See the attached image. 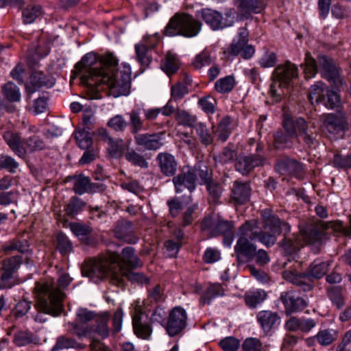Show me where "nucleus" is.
Wrapping results in <instances>:
<instances>
[{
  "label": "nucleus",
  "instance_id": "1",
  "mask_svg": "<svg viewBox=\"0 0 351 351\" xmlns=\"http://www.w3.org/2000/svg\"><path fill=\"white\" fill-rule=\"evenodd\" d=\"M118 259L117 253L109 252L97 260H89L83 265L82 273L96 283L106 278L117 287H123L126 279L133 282L148 283V278L143 274L119 266Z\"/></svg>",
  "mask_w": 351,
  "mask_h": 351
},
{
  "label": "nucleus",
  "instance_id": "2",
  "mask_svg": "<svg viewBox=\"0 0 351 351\" xmlns=\"http://www.w3.org/2000/svg\"><path fill=\"white\" fill-rule=\"evenodd\" d=\"M110 313L97 314L86 308H80L76 313V322L69 324L70 330L79 338L87 337L94 339L97 335L102 339L109 335L108 322Z\"/></svg>",
  "mask_w": 351,
  "mask_h": 351
},
{
  "label": "nucleus",
  "instance_id": "3",
  "mask_svg": "<svg viewBox=\"0 0 351 351\" xmlns=\"http://www.w3.org/2000/svg\"><path fill=\"white\" fill-rule=\"evenodd\" d=\"M34 294L37 313L34 316V319L36 322L44 323L47 320V315L58 316L63 311L61 304L62 295L60 292L53 297V289L50 285L38 283L34 287Z\"/></svg>",
  "mask_w": 351,
  "mask_h": 351
},
{
  "label": "nucleus",
  "instance_id": "4",
  "mask_svg": "<svg viewBox=\"0 0 351 351\" xmlns=\"http://www.w3.org/2000/svg\"><path fill=\"white\" fill-rule=\"evenodd\" d=\"M117 65L118 60L112 53H107L101 60H98L95 53H88L75 64V69L77 73H82V83L93 88L95 84L89 83V78L103 75L108 68L113 70Z\"/></svg>",
  "mask_w": 351,
  "mask_h": 351
},
{
  "label": "nucleus",
  "instance_id": "5",
  "mask_svg": "<svg viewBox=\"0 0 351 351\" xmlns=\"http://www.w3.org/2000/svg\"><path fill=\"white\" fill-rule=\"evenodd\" d=\"M301 66L304 69L306 78L314 77L319 71L322 76L337 90H339L343 84L338 68L333 60L326 56H319L316 61L309 53H306L305 62Z\"/></svg>",
  "mask_w": 351,
  "mask_h": 351
},
{
  "label": "nucleus",
  "instance_id": "6",
  "mask_svg": "<svg viewBox=\"0 0 351 351\" xmlns=\"http://www.w3.org/2000/svg\"><path fill=\"white\" fill-rule=\"evenodd\" d=\"M117 67V66L113 70L108 68L103 75L92 77L89 83L95 84V87L106 86L110 94L114 97L128 95L131 88L130 73L128 71L119 72Z\"/></svg>",
  "mask_w": 351,
  "mask_h": 351
},
{
  "label": "nucleus",
  "instance_id": "7",
  "mask_svg": "<svg viewBox=\"0 0 351 351\" xmlns=\"http://www.w3.org/2000/svg\"><path fill=\"white\" fill-rule=\"evenodd\" d=\"M256 221H246L239 228V237L234 246V253L239 263L243 264L251 261L255 258L256 246L253 241H259L260 234L254 228Z\"/></svg>",
  "mask_w": 351,
  "mask_h": 351
},
{
  "label": "nucleus",
  "instance_id": "8",
  "mask_svg": "<svg viewBox=\"0 0 351 351\" xmlns=\"http://www.w3.org/2000/svg\"><path fill=\"white\" fill-rule=\"evenodd\" d=\"M331 261H322L315 260L308 267L306 273H298L292 270L283 271L282 276L285 280L295 285L304 291H309L313 287L311 278L319 279L328 271Z\"/></svg>",
  "mask_w": 351,
  "mask_h": 351
},
{
  "label": "nucleus",
  "instance_id": "9",
  "mask_svg": "<svg viewBox=\"0 0 351 351\" xmlns=\"http://www.w3.org/2000/svg\"><path fill=\"white\" fill-rule=\"evenodd\" d=\"M202 26V23L193 16L185 12H178L170 19L164 34L168 36H182L192 38L199 33Z\"/></svg>",
  "mask_w": 351,
  "mask_h": 351
},
{
  "label": "nucleus",
  "instance_id": "10",
  "mask_svg": "<svg viewBox=\"0 0 351 351\" xmlns=\"http://www.w3.org/2000/svg\"><path fill=\"white\" fill-rule=\"evenodd\" d=\"M261 217L263 230L258 232V234H260L259 241L267 247L272 246L276 243L277 236L290 232V226L287 222L281 221L270 210H262Z\"/></svg>",
  "mask_w": 351,
  "mask_h": 351
},
{
  "label": "nucleus",
  "instance_id": "11",
  "mask_svg": "<svg viewBox=\"0 0 351 351\" xmlns=\"http://www.w3.org/2000/svg\"><path fill=\"white\" fill-rule=\"evenodd\" d=\"M298 76V70L297 66L290 62L278 65L274 69L272 74L273 82L270 86L269 90L274 102L278 103L281 101L282 95H285V89Z\"/></svg>",
  "mask_w": 351,
  "mask_h": 351
},
{
  "label": "nucleus",
  "instance_id": "12",
  "mask_svg": "<svg viewBox=\"0 0 351 351\" xmlns=\"http://www.w3.org/2000/svg\"><path fill=\"white\" fill-rule=\"evenodd\" d=\"M287 129L291 135H295L298 142L302 141L308 147H315L318 144L315 123L309 126L302 117H292V122L287 123Z\"/></svg>",
  "mask_w": 351,
  "mask_h": 351
},
{
  "label": "nucleus",
  "instance_id": "13",
  "mask_svg": "<svg viewBox=\"0 0 351 351\" xmlns=\"http://www.w3.org/2000/svg\"><path fill=\"white\" fill-rule=\"evenodd\" d=\"M330 227L333 228L335 231L342 232L345 236H351V216L348 226H344L342 223H337L336 224L330 223ZM329 228L328 225L322 221L314 223H311L300 229L301 237L308 243H319L324 234V230Z\"/></svg>",
  "mask_w": 351,
  "mask_h": 351
},
{
  "label": "nucleus",
  "instance_id": "14",
  "mask_svg": "<svg viewBox=\"0 0 351 351\" xmlns=\"http://www.w3.org/2000/svg\"><path fill=\"white\" fill-rule=\"evenodd\" d=\"M250 146L254 145L255 153H251L247 156H240L236 159L235 169L243 176L248 175L255 168L263 167L265 164L266 158L263 156V146L260 143H256L254 138L248 141Z\"/></svg>",
  "mask_w": 351,
  "mask_h": 351
},
{
  "label": "nucleus",
  "instance_id": "15",
  "mask_svg": "<svg viewBox=\"0 0 351 351\" xmlns=\"http://www.w3.org/2000/svg\"><path fill=\"white\" fill-rule=\"evenodd\" d=\"M200 14L203 21L213 30L230 27L234 22V13L232 10L226 12L225 18L219 12L209 8L202 9Z\"/></svg>",
  "mask_w": 351,
  "mask_h": 351
},
{
  "label": "nucleus",
  "instance_id": "16",
  "mask_svg": "<svg viewBox=\"0 0 351 351\" xmlns=\"http://www.w3.org/2000/svg\"><path fill=\"white\" fill-rule=\"evenodd\" d=\"M22 263L21 256H14L3 261L0 268V289H10L15 285L14 276Z\"/></svg>",
  "mask_w": 351,
  "mask_h": 351
},
{
  "label": "nucleus",
  "instance_id": "17",
  "mask_svg": "<svg viewBox=\"0 0 351 351\" xmlns=\"http://www.w3.org/2000/svg\"><path fill=\"white\" fill-rule=\"evenodd\" d=\"M322 127L332 134L344 133L349 130L348 116L343 111L328 113L323 117Z\"/></svg>",
  "mask_w": 351,
  "mask_h": 351
},
{
  "label": "nucleus",
  "instance_id": "18",
  "mask_svg": "<svg viewBox=\"0 0 351 351\" xmlns=\"http://www.w3.org/2000/svg\"><path fill=\"white\" fill-rule=\"evenodd\" d=\"M187 324V314L186 311L180 307H174L169 313L165 329L170 337H174L182 333Z\"/></svg>",
  "mask_w": 351,
  "mask_h": 351
},
{
  "label": "nucleus",
  "instance_id": "19",
  "mask_svg": "<svg viewBox=\"0 0 351 351\" xmlns=\"http://www.w3.org/2000/svg\"><path fill=\"white\" fill-rule=\"evenodd\" d=\"M280 300L285 306L287 315L302 311L308 306L307 301L304 298L300 297L297 293L293 290L282 292Z\"/></svg>",
  "mask_w": 351,
  "mask_h": 351
},
{
  "label": "nucleus",
  "instance_id": "20",
  "mask_svg": "<svg viewBox=\"0 0 351 351\" xmlns=\"http://www.w3.org/2000/svg\"><path fill=\"white\" fill-rule=\"evenodd\" d=\"M55 83L56 80L53 77L47 75L42 71H34L25 84V89L29 94H32L43 87L51 88Z\"/></svg>",
  "mask_w": 351,
  "mask_h": 351
},
{
  "label": "nucleus",
  "instance_id": "21",
  "mask_svg": "<svg viewBox=\"0 0 351 351\" xmlns=\"http://www.w3.org/2000/svg\"><path fill=\"white\" fill-rule=\"evenodd\" d=\"M163 132L143 133L134 136V142L147 150H157L163 145Z\"/></svg>",
  "mask_w": 351,
  "mask_h": 351
},
{
  "label": "nucleus",
  "instance_id": "22",
  "mask_svg": "<svg viewBox=\"0 0 351 351\" xmlns=\"http://www.w3.org/2000/svg\"><path fill=\"white\" fill-rule=\"evenodd\" d=\"M251 186L249 182H234L230 191V202L235 205L244 204L250 200Z\"/></svg>",
  "mask_w": 351,
  "mask_h": 351
},
{
  "label": "nucleus",
  "instance_id": "23",
  "mask_svg": "<svg viewBox=\"0 0 351 351\" xmlns=\"http://www.w3.org/2000/svg\"><path fill=\"white\" fill-rule=\"evenodd\" d=\"M317 325V322L312 318L292 316L285 324V328L291 332L300 331L308 333Z\"/></svg>",
  "mask_w": 351,
  "mask_h": 351
},
{
  "label": "nucleus",
  "instance_id": "24",
  "mask_svg": "<svg viewBox=\"0 0 351 351\" xmlns=\"http://www.w3.org/2000/svg\"><path fill=\"white\" fill-rule=\"evenodd\" d=\"M176 193H182L184 189H188L190 193L196 188L195 174L191 169L183 171L173 178Z\"/></svg>",
  "mask_w": 351,
  "mask_h": 351
},
{
  "label": "nucleus",
  "instance_id": "25",
  "mask_svg": "<svg viewBox=\"0 0 351 351\" xmlns=\"http://www.w3.org/2000/svg\"><path fill=\"white\" fill-rule=\"evenodd\" d=\"M256 317L266 335L273 332L280 324V317L276 312L261 311Z\"/></svg>",
  "mask_w": 351,
  "mask_h": 351
},
{
  "label": "nucleus",
  "instance_id": "26",
  "mask_svg": "<svg viewBox=\"0 0 351 351\" xmlns=\"http://www.w3.org/2000/svg\"><path fill=\"white\" fill-rule=\"evenodd\" d=\"M114 234L116 238L128 243H136L138 241L132 223L127 220L117 222Z\"/></svg>",
  "mask_w": 351,
  "mask_h": 351
},
{
  "label": "nucleus",
  "instance_id": "27",
  "mask_svg": "<svg viewBox=\"0 0 351 351\" xmlns=\"http://www.w3.org/2000/svg\"><path fill=\"white\" fill-rule=\"evenodd\" d=\"M146 319L147 317L144 319L142 313L136 308L132 317L134 331L138 337L144 339H149L152 332V326Z\"/></svg>",
  "mask_w": 351,
  "mask_h": 351
},
{
  "label": "nucleus",
  "instance_id": "28",
  "mask_svg": "<svg viewBox=\"0 0 351 351\" xmlns=\"http://www.w3.org/2000/svg\"><path fill=\"white\" fill-rule=\"evenodd\" d=\"M288 122H292V117H285L282 125L285 132L278 130L274 133V146L276 149L290 148L293 146L292 138H295V135H291L288 132L287 129Z\"/></svg>",
  "mask_w": 351,
  "mask_h": 351
},
{
  "label": "nucleus",
  "instance_id": "29",
  "mask_svg": "<svg viewBox=\"0 0 351 351\" xmlns=\"http://www.w3.org/2000/svg\"><path fill=\"white\" fill-rule=\"evenodd\" d=\"M161 172L167 176H172L177 169V162L174 156L167 152H160L156 156Z\"/></svg>",
  "mask_w": 351,
  "mask_h": 351
},
{
  "label": "nucleus",
  "instance_id": "30",
  "mask_svg": "<svg viewBox=\"0 0 351 351\" xmlns=\"http://www.w3.org/2000/svg\"><path fill=\"white\" fill-rule=\"evenodd\" d=\"M3 139L12 150V152L21 158L25 157V151L23 149V140L15 132L7 131L3 135Z\"/></svg>",
  "mask_w": 351,
  "mask_h": 351
},
{
  "label": "nucleus",
  "instance_id": "31",
  "mask_svg": "<svg viewBox=\"0 0 351 351\" xmlns=\"http://www.w3.org/2000/svg\"><path fill=\"white\" fill-rule=\"evenodd\" d=\"M135 250L132 247H126L122 250L121 257L119 254L117 264L121 267H124L121 263L130 269H135L141 265L139 258L134 254Z\"/></svg>",
  "mask_w": 351,
  "mask_h": 351
},
{
  "label": "nucleus",
  "instance_id": "32",
  "mask_svg": "<svg viewBox=\"0 0 351 351\" xmlns=\"http://www.w3.org/2000/svg\"><path fill=\"white\" fill-rule=\"evenodd\" d=\"M248 32L244 27L239 29L238 38L234 40L230 47L227 49V52L231 56H238L247 44Z\"/></svg>",
  "mask_w": 351,
  "mask_h": 351
},
{
  "label": "nucleus",
  "instance_id": "33",
  "mask_svg": "<svg viewBox=\"0 0 351 351\" xmlns=\"http://www.w3.org/2000/svg\"><path fill=\"white\" fill-rule=\"evenodd\" d=\"M213 130L218 140L221 142L226 141L232 132L231 119L230 117L226 116L222 118L217 128H215L213 126Z\"/></svg>",
  "mask_w": 351,
  "mask_h": 351
},
{
  "label": "nucleus",
  "instance_id": "34",
  "mask_svg": "<svg viewBox=\"0 0 351 351\" xmlns=\"http://www.w3.org/2000/svg\"><path fill=\"white\" fill-rule=\"evenodd\" d=\"M23 149L25 151V155L27 153H34L37 151H41L46 148V144L42 138L38 135L33 134L23 139Z\"/></svg>",
  "mask_w": 351,
  "mask_h": 351
},
{
  "label": "nucleus",
  "instance_id": "35",
  "mask_svg": "<svg viewBox=\"0 0 351 351\" xmlns=\"http://www.w3.org/2000/svg\"><path fill=\"white\" fill-rule=\"evenodd\" d=\"M71 280L72 279L67 274H62L59 277L57 283H55L53 281H40L37 282L36 283V285L38 283H45L50 285V286L51 287V289H53V297H55L60 292L62 293V303L64 298L65 297V294L63 292V289L71 283Z\"/></svg>",
  "mask_w": 351,
  "mask_h": 351
},
{
  "label": "nucleus",
  "instance_id": "36",
  "mask_svg": "<svg viewBox=\"0 0 351 351\" xmlns=\"http://www.w3.org/2000/svg\"><path fill=\"white\" fill-rule=\"evenodd\" d=\"M223 295L224 289L221 284H210L201 296L200 302L204 305L210 304L213 298Z\"/></svg>",
  "mask_w": 351,
  "mask_h": 351
},
{
  "label": "nucleus",
  "instance_id": "37",
  "mask_svg": "<svg viewBox=\"0 0 351 351\" xmlns=\"http://www.w3.org/2000/svg\"><path fill=\"white\" fill-rule=\"evenodd\" d=\"M287 233L283 234L285 237L280 245L282 247L287 254H293L298 252L302 245L300 240L294 234L287 235Z\"/></svg>",
  "mask_w": 351,
  "mask_h": 351
},
{
  "label": "nucleus",
  "instance_id": "38",
  "mask_svg": "<svg viewBox=\"0 0 351 351\" xmlns=\"http://www.w3.org/2000/svg\"><path fill=\"white\" fill-rule=\"evenodd\" d=\"M237 7L246 13H259L264 8L263 0H236Z\"/></svg>",
  "mask_w": 351,
  "mask_h": 351
},
{
  "label": "nucleus",
  "instance_id": "39",
  "mask_svg": "<svg viewBox=\"0 0 351 351\" xmlns=\"http://www.w3.org/2000/svg\"><path fill=\"white\" fill-rule=\"evenodd\" d=\"M326 89L324 84L322 82H317L312 85L309 90L308 99L312 104H320L325 100Z\"/></svg>",
  "mask_w": 351,
  "mask_h": 351
},
{
  "label": "nucleus",
  "instance_id": "40",
  "mask_svg": "<svg viewBox=\"0 0 351 351\" xmlns=\"http://www.w3.org/2000/svg\"><path fill=\"white\" fill-rule=\"evenodd\" d=\"M129 116V121L130 132L135 135L139 134L138 132L143 130V120L141 117L140 112L136 110H132L128 113Z\"/></svg>",
  "mask_w": 351,
  "mask_h": 351
},
{
  "label": "nucleus",
  "instance_id": "41",
  "mask_svg": "<svg viewBox=\"0 0 351 351\" xmlns=\"http://www.w3.org/2000/svg\"><path fill=\"white\" fill-rule=\"evenodd\" d=\"M1 92L4 97L10 102H17L21 99V93L19 87L11 82L1 86Z\"/></svg>",
  "mask_w": 351,
  "mask_h": 351
},
{
  "label": "nucleus",
  "instance_id": "42",
  "mask_svg": "<svg viewBox=\"0 0 351 351\" xmlns=\"http://www.w3.org/2000/svg\"><path fill=\"white\" fill-rule=\"evenodd\" d=\"M86 204L82 199L78 197H72L65 208L66 214L71 217H74L78 215L86 206Z\"/></svg>",
  "mask_w": 351,
  "mask_h": 351
},
{
  "label": "nucleus",
  "instance_id": "43",
  "mask_svg": "<svg viewBox=\"0 0 351 351\" xmlns=\"http://www.w3.org/2000/svg\"><path fill=\"white\" fill-rule=\"evenodd\" d=\"M267 298L266 292L263 289H257L245 295V301L247 306L255 308L262 303Z\"/></svg>",
  "mask_w": 351,
  "mask_h": 351
},
{
  "label": "nucleus",
  "instance_id": "44",
  "mask_svg": "<svg viewBox=\"0 0 351 351\" xmlns=\"http://www.w3.org/2000/svg\"><path fill=\"white\" fill-rule=\"evenodd\" d=\"M175 119L179 125L187 127H195L197 122V117L195 115L189 114L184 110L177 109Z\"/></svg>",
  "mask_w": 351,
  "mask_h": 351
},
{
  "label": "nucleus",
  "instance_id": "45",
  "mask_svg": "<svg viewBox=\"0 0 351 351\" xmlns=\"http://www.w3.org/2000/svg\"><path fill=\"white\" fill-rule=\"evenodd\" d=\"M41 14V7L36 5H27L22 12V19L25 24L32 23Z\"/></svg>",
  "mask_w": 351,
  "mask_h": 351
},
{
  "label": "nucleus",
  "instance_id": "46",
  "mask_svg": "<svg viewBox=\"0 0 351 351\" xmlns=\"http://www.w3.org/2000/svg\"><path fill=\"white\" fill-rule=\"evenodd\" d=\"M107 126L116 132H124L128 126V121L121 114H116L107 122Z\"/></svg>",
  "mask_w": 351,
  "mask_h": 351
},
{
  "label": "nucleus",
  "instance_id": "47",
  "mask_svg": "<svg viewBox=\"0 0 351 351\" xmlns=\"http://www.w3.org/2000/svg\"><path fill=\"white\" fill-rule=\"evenodd\" d=\"M125 158L133 165L138 166L141 168H147L148 167V162L144 156L132 149L127 150L125 153Z\"/></svg>",
  "mask_w": 351,
  "mask_h": 351
},
{
  "label": "nucleus",
  "instance_id": "48",
  "mask_svg": "<svg viewBox=\"0 0 351 351\" xmlns=\"http://www.w3.org/2000/svg\"><path fill=\"white\" fill-rule=\"evenodd\" d=\"M235 85V80L233 76L228 75L218 80L215 84V90L220 93L230 92Z\"/></svg>",
  "mask_w": 351,
  "mask_h": 351
},
{
  "label": "nucleus",
  "instance_id": "49",
  "mask_svg": "<svg viewBox=\"0 0 351 351\" xmlns=\"http://www.w3.org/2000/svg\"><path fill=\"white\" fill-rule=\"evenodd\" d=\"M193 128L195 129L196 133L202 144L208 145L213 143L214 136L210 134L204 123L201 122L197 123Z\"/></svg>",
  "mask_w": 351,
  "mask_h": 351
},
{
  "label": "nucleus",
  "instance_id": "50",
  "mask_svg": "<svg viewBox=\"0 0 351 351\" xmlns=\"http://www.w3.org/2000/svg\"><path fill=\"white\" fill-rule=\"evenodd\" d=\"M80 344L73 338L66 336H60L57 339L56 344L51 348V351H58L63 349L77 348Z\"/></svg>",
  "mask_w": 351,
  "mask_h": 351
},
{
  "label": "nucleus",
  "instance_id": "51",
  "mask_svg": "<svg viewBox=\"0 0 351 351\" xmlns=\"http://www.w3.org/2000/svg\"><path fill=\"white\" fill-rule=\"evenodd\" d=\"M75 138L82 149L88 150L94 147L92 137L89 132L85 130L77 132L75 134Z\"/></svg>",
  "mask_w": 351,
  "mask_h": 351
},
{
  "label": "nucleus",
  "instance_id": "52",
  "mask_svg": "<svg viewBox=\"0 0 351 351\" xmlns=\"http://www.w3.org/2000/svg\"><path fill=\"white\" fill-rule=\"evenodd\" d=\"M73 191L76 194L82 195L88 193L90 179L83 175L75 176L73 177Z\"/></svg>",
  "mask_w": 351,
  "mask_h": 351
},
{
  "label": "nucleus",
  "instance_id": "53",
  "mask_svg": "<svg viewBox=\"0 0 351 351\" xmlns=\"http://www.w3.org/2000/svg\"><path fill=\"white\" fill-rule=\"evenodd\" d=\"M163 71L168 75L175 73L178 69V60L175 54L168 52L162 65Z\"/></svg>",
  "mask_w": 351,
  "mask_h": 351
},
{
  "label": "nucleus",
  "instance_id": "54",
  "mask_svg": "<svg viewBox=\"0 0 351 351\" xmlns=\"http://www.w3.org/2000/svg\"><path fill=\"white\" fill-rule=\"evenodd\" d=\"M135 51L138 61L141 65L147 66L152 61L147 46L144 43L136 44Z\"/></svg>",
  "mask_w": 351,
  "mask_h": 351
},
{
  "label": "nucleus",
  "instance_id": "55",
  "mask_svg": "<svg viewBox=\"0 0 351 351\" xmlns=\"http://www.w3.org/2000/svg\"><path fill=\"white\" fill-rule=\"evenodd\" d=\"M232 228V223L230 221L223 220L218 217L213 228L212 236L216 237L220 234H228L231 232Z\"/></svg>",
  "mask_w": 351,
  "mask_h": 351
},
{
  "label": "nucleus",
  "instance_id": "56",
  "mask_svg": "<svg viewBox=\"0 0 351 351\" xmlns=\"http://www.w3.org/2000/svg\"><path fill=\"white\" fill-rule=\"evenodd\" d=\"M19 166V162L12 156L0 154V169H6L8 172L14 173Z\"/></svg>",
  "mask_w": 351,
  "mask_h": 351
},
{
  "label": "nucleus",
  "instance_id": "57",
  "mask_svg": "<svg viewBox=\"0 0 351 351\" xmlns=\"http://www.w3.org/2000/svg\"><path fill=\"white\" fill-rule=\"evenodd\" d=\"M336 332L333 330H322L314 336V338L322 346H328L336 339Z\"/></svg>",
  "mask_w": 351,
  "mask_h": 351
},
{
  "label": "nucleus",
  "instance_id": "58",
  "mask_svg": "<svg viewBox=\"0 0 351 351\" xmlns=\"http://www.w3.org/2000/svg\"><path fill=\"white\" fill-rule=\"evenodd\" d=\"M57 249L63 255L70 253L73 250V245L70 240L63 233L57 234Z\"/></svg>",
  "mask_w": 351,
  "mask_h": 351
},
{
  "label": "nucleus",
  "instance_id": "59",
  "mask_svg": "<svg viewBox=\"0 0 351 351\" xmlns=\"http://www.w3.org/2000/svg\"><path fill=\"white\" fill-rule=\"evenodd\" d=\"M341 103L340 96L337 92L326 89L325 100L322 102L326 108L334 109L339 106Z\"/></svg>",
  "mask_w": 351,
  "mask_h": 351
},
{
  "label": "nucleus",
  "instance_id": "60",
  "mask_svg": "<svg viewBox=\"0 0 351 351\" xmlns=\"http://www.w3.org/2000/svg\"><path fill=\"white\" fill-rule=\"evenodd\" d=\"M191 170L192 172L195 174V181L197 180V177L200 178L201 184H204L206 185L207 183L212 181L207 166L204 165H199L197 166H195V167L191 169Z\"/></svg>",
  "mask_w": 351,
  "mask_h": 351
},
{
  "label": "nucleus",
  "instance_id": "61",
  "mask_svg": "<svg viewBox=\"0 0 351 351\" xmlns=\"http://www.w3.org/2000/svg\"><path fill=\"white\" fill-rule=\"evenodd\" d=\"M328 295L332 303L335 305L338 309L341 308L344 306V298L340 288L337 287L332 288L328 290Z\"/></svg>",
  "mask_w": 351,
  "mask_h": 351
},
{
  "label": "nucleus",
  "instance_id": "62",
  "mask_svg": "<svg viewBox=\"0 0 351 351\" xmlns=\"http://www.w3.org/2000/svg\"><path fill=\"white\" fill-rule=\"evenodd\" d=\"M219 346L223 351H237L240 347V341L233 337H227L220 341Z\"/></svg>",
  "mask_w": 351,
  "mask_h": 351
},
{
  "label": "nucleus",
  "instance_id": "63",
  "mask_svg": "<svg viewBox=\"0 0 351 351\" xmlns=\"http://www.w3.org/2000/svg\"><path fill=\"white\" fill-rule=\"evenodd\" d=\"M332 163L336 168L344 169L351 168V153L345 156L341 154L335 155Z\"/></svg>",
  "mask_w": 351,
  "mask_h": 351
},
{
  "label": "nucleus",
  "instance_id": "64",
  "mask_svg": "<svg viewBox=\"0 0 351 351\" xmlns=\"http://www.w3.org/2000/svg\"><path fill=\"white\" fill-rule=\"evenodd\" d=\"M243 351H263L261 341L257 338H247L242 344Z\"/></svg>",
  "mask_w": 351,
  "mask_h": 351
}]
</instances>
